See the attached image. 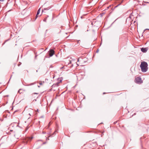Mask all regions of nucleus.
Returning a JSON list of instances; mask_svg holds the SVG:
<instances>
[{
	"label": "nucleus",
	"mask_w": 149,
	"mask_h": 149,
	"mask_svg": "<svg viewBox=\"0 0 149 149\" xmlns=\"http://www.w3.org/2000/svg\"><path fill=\"white\" fill-rule=\"evenodd\" d=\"M50 8V7H49L47 8H44L42 10V13H45L46 11L48 10Z\"/></svg>",
	"instance_id": "obj_4"
},
{
	"label": "nucleus",
	"mask_w": 149,
	"mask_h": 149,
	"mask_svg": "<svg viewBox=\"0 0 149 149\" xmlns=\"http://www.w3.org/2000/svg\"><path fill=\"white\" fill-rule=\"evenodd\" d=\"M4 0H0V1L2 2V1H4Z\"/></svg>",
	"instance_id": "obj_14"
},
{
	"label": "nucleus",
	"mask_w": 149,
	"mask_h": 149,
	"mask_svg": "<svg viewBox=\"0 0 149 149\" xmlns=\"http://www.w3.org/2000/svg\"><path fill=\"white\" fill-rule=\"evenodd\" d=\"M34 94H37V93H34Z\"/></svg>",
	"instance_id": "obj_20"
},
{
	"label": "nucleus",
	"mask_w": 149,
	"mask_h": 149,
	"mask_svg": "<svg viewBox=\"0 0 149 149\" xmlns=\"http://www.w3.org/2000/svg\"><path fill=\"white\" fill-rule=\"evenodd\" d=\"M135 81L137 83H139L141 82V79L140 77H137L135 79Z\"/></svg>",
	"instance_id": "obj_3"
},
{
	"label": "nucleus",
	"mask_w": 149,
	"mask_h": 149,
	"mask_svg": "<svg viewBox=\"0 0 149 149\" xmlns=\"http://www.w3.org/2000/svg\"><path fill=\"white\" fill-rule=\"evenodd\" d=\"M43 21L45 22H46V19H44L43 20Z\"/></svg>",
	"instance_id": "obj_12"
},
{
	"label": "nucleus",
	"mask_w": 149,
	"mask_h": 149,
	"mask_svg": "<svg viewBox=\"0 0 149 149\" xmlns=\"http://www.w3.org/2000/svg\"><path fill=\"white\" fill-rule=\"evenodd\" d=\"M36 99H35V100H34L33 101H36Z\"/></svg>",
	"instance_id": "obj_18"
},
{
	"label": "nucleus",
	"mask_w": 149,
	"mask_h": 149,
	"mask_svg": "<svg viewBox=\"0 0 149 149\" xmlns=\"http://www.w3.org/2000/svg\"><path fill=\"white\" fill-rule=\"evenodd\" d=\"M37 111H38V109H37Z\"/></svg>",
	"instance_id": "obj_23"
},
{
	"label": "nucleus",
	"mask_w": 149,
	"mask_h": 149,
	"mask_svg": "<svg viewBox=\"0 0 149 149\" xmlns=\"http://www.w3.org/2000/svg\"><path fill=\"white\" fill-rule=\"evenodd\" d=\"M59 83L57 82V83H56L55 84H54L52 85L53 86H58Z\"/></svg>",
	"instance_id": "obj_7"
},
{
	"label": "nucleus",
	"mask_w": 149,
	"mask_h": 149,
	"mask_svg": "<svg viewBox=\"0 0 149 149\" xmlns=\"http://www.w3.org/2000/svg\"><path fill=\"white\" fill-rule=\"evenodd\" d=\"M119 5H120V4H119V5H118V6H116L115 7H118V6H119Z\"/></svg>",
	"instance_id": "obj_16"
},
{
	"label": "nucleus",
	"mask_w": 149,
	"mask_h": 149,
	"mask_svg": "<svg viewBox=\"0 0 149 149\" xmlns=\"http://www.w3.org/2000/svg\"><path fill=\"white\" fill-rule=\"evenodd\" d=\"M33 138V137H32L31 138V139H32Z\"/></svg>",
	"instance_id": "obj_24"
},
{
	"label": "nucleus",
	"mask_w": 149,
	"mask_h": 149,
	"mask_svg": "<svg viewBox=\"0 0 149 149\" xmlns=\"http://www.w3.org/2000/svg\"><path fill=\"white\" fill-rule=\"evenodd\" d=\"M40 8H39V9L38 10L36 15V19H36L38 17V15L39 14L40 12Z\"/></svg>",
	"instance_id": "obj_6"
},
{
	"label": "nucleus",
	"mask_w": 149,
	"mask_h": 149,
	"mask_svg": "<svg viewBox=\"0 0 149 149\" xmlns=\"http://www.w3.org/2000/svg\"><path fill=\"white\" fill-rule=\"evenodd\" d=\"M38 87H40V86H38Z\"/></svg>",
	"instance_id": "obj_19"
},
{
	"label": "nucleus",
	"mask_w": 149,
	"mask_h": 149,
	"mask_svg": "<svg viewBox=\"0 0 149 149\" xmlns=\"http://www.w3.org/2000/svg\"><path fill=\"white\" fill-rule=\"evenodd\" d=\"M129 18H131V16H129Z\"/></svg>",
	"instance_id": "obj_17"
},
{
	"label": "nucleus",
	"mask_w": 149,
	"mask_h": 149,
	"mask_svg": "<svg viewBox=\"0 0 149 149\" xmlns=\"http://www.w3.org/2000/svg\"><path fill=\"white\" fill-rule=\"evenodd\" d=\"M48 52L50 57L52 56L54 54V51L52 49H50Z\"/></svg>",
	"instance_id": "obj_2"
},
{
	"label": "nucleus",
	"mask_w": 149,
	"mask_h": 149,
	"mask_svg": "<svg viewBox=\"0 0 149 149\" xmlns=\"http://www.w3.org/2000/svg\"><path fill=\"white\" fill-rule=\"evenodd\" d=\"M80 59H81V58H78V60H77V62H79V60Z\"/></svg>",
	"instance_id": "obj_11"
},
{
	"label": "nucleus",
	"mask_w": 149,
	"mask_h": 149,
	"mask_svg": "<svg viewBox=\"0 0 149 149\" xmlns=\"http://www.w3.org/2000/svg\"><path fill=\"white\" fill-rule=\"evenodd\" d=\"M149 30V29H145L144 31V32H145V31L146 30Z\"/></svg>",
	"instance_id": "obj_13"
},
{
	"label": "nucleus",
	"mask_w": 149,
	"mask_h": 149,
	"mask_svg": "<svg viewBox=\"0 0 149 149\" xmlns=\"http://www.w3.org/2000/svg\"><path fill=\"white\" fill-rule=\"evenodd\" d=\"M49 125L50 124V122L49 123Z\"/></svg>",
	"instance_id": "obj_22"
},
{
	"label": "nucleus",
	"mask_w": 149,
	"mask_h": 149,
	"mask_svg": "<svg viewBox=\"0 0 149 149\" xmlns=\"http://www.w3.org/2000/svg\"><path fill=\"white\" fill-rule=\"evenodd\" d=\"M141 51L143 52H146L148 50L147 48H141Z\"/></svg>",
	"instance_id": "obj_5"
},
{
	"label": "nucleus",
	"mask_w": 149,
	"mask_h": 149,
	"mask_svg": "<svg viewBox=\"0 0 149 149\" xmlns=\"http://www.w3.org/2000/svg\"><path fill=\"white\" fill-rule=\"evenodd\" d=\"M44 81H43V82H39V84L40 85H43V84H44Z\"/></svg>",
	"instance_id": "obj_8"
},
{
	"label": "nucleus",
	"mask_w": 149,
	"mask_h": 149,
	"mask_svg": "<svg viewBox=\"0 0 149 149\" xmlns=\"http://www.w3.org/2000/svg\"><path fill=\"white\" fill-rule=\"evenodd\" d=\"M98 52V50H97L96 51V52L97 53Z\"/></svg>",
	"instance_id": "obj_15"
},
{
	"label": "nucleus",
	"mask_w": 149,
	"mask_h": 149,
	"mask_svg": "<svg viewBox=\"0 0 149 149\" xmlns=\"http://www.w3.org/2000/svg\"><path fill=\"white\" fill-rule=\"evenodd\" d=\"M36 72H38V70H36Z\"/></svg>",
	"instance_id": "obj_21"
},
{
	"label": "nucleus",
	"mask_w": 149,
	"mask_h": 149,
	"mask_svg": "<svg viewBox=\"0 0 149 149\" xmlns=\"http://www.w3.org/2000/svg\"><path fill=\"white\" fill-rule=\"evenodd\" d=\"M21 90H22L21 89H19L18 91V92L19 93H22V92L21 91Z\"/></svg>",
	"instance_id": "obj_9"
},
{
	"label": "nucleus",
	"mask_w": 149,
	"mask_h": 149,
	"mask_svg": "<svg viewBox=\"0 0 149 149\" xmlns=\"http://www.w3.org/2000/svg\"><path fill=\"white\" fill-rule=\"evenodd\" d=\"M45 143H43V144H45Z\"/></svg>",
	"instance_id": "obj_25"
},
{
	"label": "nucleus",
	"mask_w": 149,
	"mask_h": 149,
	"mask_svg": "<svg viewBox=\"0 0 149 149\" xmlns=\"http://www.w3.org/2000/svg\"><path fill=\"white\" fill-rule=\"evenodd\" d=\"M34 84V83H31V84H29L28 86L31 85H33Z\"/></svg>",
	"instance_id": "obj_10"
},
{
	"label": "nucleus",
	"mask_w": 149,
	"mask_h": 149,
	"mask_svg": "<svg viewBox=\"0 0 149 149\" xmlns=\"http://www.w3.org/2000/svg\"><path fill=\"white\" fill-rule=\"evenodd\" d=\"M147 66L148 64L146 62L144 61L142 62L140 65L141 71L144 72H146L148 70Z\"/></svg>",
	"instance_id": "obj_1"
}]
</instances>
